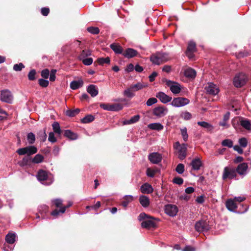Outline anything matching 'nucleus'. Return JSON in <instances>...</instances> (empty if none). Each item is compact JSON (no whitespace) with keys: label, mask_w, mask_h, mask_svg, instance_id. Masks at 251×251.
<instances>
[{"label":"nucleus","mask_w":251,"mask_h":251,"mask_svg":"<svg viewBox=\"0 0 251 251\" xmlns=\"http://www.w3.org/2000/svg\"><path fill=\"white\" fill-rule=\"evenodd\" d=\"M36 177L38 181L44 185H50L54 181L52 175L43 170L38 171Z\"/></svg>","instance_id":"1"},{"label":"nucleus","mask_w":251,"mask_h":251,"mask_svg":"<svg viewBox=\"0 0 251 251\" xmlns=\"http://www.w3.org/2000/svg\"><path fill=\"white\" fill-rule=\"evenodd\" d=\"M152 219L151 217H149L144 212L140 213L138 217V220L139 221H143L141 223V226L145 228H150L155 226L156 224L155 222L151 220Z\"/></svg>","instance_id":"2"},{"label":"nucleus","mask_w":251,"mask_h":251,"mask_svg":"<svg viewBox=\"0 0 251 251\" xmlns=\"http://www.w3.org/2000/svg\"><path fill=\"white\" fill-rule=\"evenodd\" d=\"M248 76L243 73L237 74L233 79V84L237 88L245 85L248 81Z\"/></svg>","instance_id":"3"},{"label":"nucleus","mask_w":251,"mask_h":251,"mask_svg":"<svg viewBox=\"0 0 251 251\" xmlns=\"http://www.w3.org/2000/svg\"><path fill=\"white\" fill-rule=\"evenodd\" d=\"M38 151L37 148L34 146H28L25 148H19L16 151V152L20 155L26 154L29 156L36 153Z\"/></svg>","instance_id":"4"},{"label":"nucleus","mask_w":251,"mask_h":251,"mask_svg":"<svg viewBox=\"0 0 251 251\" xmlns=\"http://www.w3.org/2000/svg\"><path fill=\"white\" fill-rule=\"evenodd\" d=\"M164 81L173 94H177L180 92L181 87L178 82L166 79Z\"/></svg>","instance_id":"5"},{"label":"nucleus","mask_w":251,"mask_h":251,"mask_svg":"<svg viewBox=\"0 0 251 251\" xmlns=\"http://www.w3.org/2000/svg\"><path fill=\"white\" fill-rule=\"evenodd\" d=\"M190 100L187 98L177 97L172 100L171 104L175 107H180L188 104Z\"/></svg>","instance_id":"6"},{"label":"nucleus","mask_w":251,"mask_h":251,"mask_svg":"<svg viewBox=\"0 0 251 251\" xmlns=\"http://www.w3.org/2000/svg\"><path fill=\"white\" fill-rule=\"evenodd\" d=\"M0 100L3 102L11 103L13 100V96L11 92L8 89L0 91Z\"/></svg>","instance_id":"7"},{"label":"nucleus","mask_w":251,"mask_h":251,"mask_svg":"<svg viewBox=\"0 0 251 251\" xmlns=\"http://www.w3.org/2000/svg\"><path fill=\"white\" fill-rule=\"evenodd\" d=\"M100 107L105 110L110 111H118L123 108V105L119 103H114L112 104L101 103L100 104Z\"/></svg>","instance_id":"8"},{"label":"nucleus","mask_w":251,"mask_h":251,"mask_svg":"<svg viewBox=\"0 0 251 251\" xmlns=\"http://www.w3.org/2000/svg\"><path fill=\"white\" fill-rule=\"evenodd\" d=\"M195 229L199 232L207 231L210 227L207 222L205 220H200L196 223Z\"/></svg>","instance_id":"9"},{"label":"nucleus","mask_w":251,"mask_h":251,"mask_svg":"<svg viewBox=\"0 0 251 251\" xmlns=\"http://www.w3.org/2000/svg\"><path fill=\"white\" fill-rule=\"evenodd\" d=\"M236 176V173L235 169L230 168L227 167H225L222 175V178L223 180H226L227 178L233 179Z\"/></svg>","instance_id":"10"},{"label":"nucleus","mask_w":251,"mask_h":251,"mask_svg":"<svg viewBox=\"0 0 251 251\" xmlns=\"http://www.w3.org/2000/svg\"><path fill=\"white\" fill-rule=\"evenodd\" d=\"M205 90L206 93L209 95L215 96L219 92L218 86L212 82H209L205 87Z\"/></svg>","instance_id":"11"},{"label":"nucleus","mask_w":251,"mask_h":251,"mask_svg":"<svg viewBox=\"0 0 251 251\" xmlns=\"http://www.w3.org/2000/svg\"><path fill=\"white\" fill-rule=\"evenodd\" d=\"M168 112V109L165 106H157L153 109V114L157 117L161 118L167 115Z\"/></svg>","instance_id":"12"},{"label":"nucleus","mask_w":251,"mask_h":251,"mask_svg":"<svg viewBox=\"0 0 251 251\" xmlns=\"http://www.w3.org/2000/svg\"><path fill=\"white\" fill-rule=\"evenodd\" d=\"M148 159L151 163L158 164L161 161L162 157L160 153L153 152L149 154Z\"/></svg>","instance_id":"13"},{"label":"nucleus","mask_w":251,"mask_h":251,"mask_svg":"<svg viewBox=\"0 0 251 251\" xmlns=\"http://www.w3.org/2000/svg\"><path fill=\"white\" fill-rule=\"evenodd\" d=\"M165 212L168 215L174 217L178 212V208L176 206L173 204H167L165 206Z\"/></svg>","instance_id":"14"},{"label":"nucleus","mask_w":251,"mask_h":251,"mask_svg":"<svg viewBox=\"0 0 251 251\" xmlns=\"http://www.w3.org/2000/svg\"><path fill=\"white\" fill-rule=\"evenodd\" d=\"M248 163L243 162L239 164L236 169L235 170L236 173H238L240 176H246L248 173Z\"/></svg>","instance_id":"15"},{"label":"nucleus","mask_w":251,"mask_h":251,"mask_svg":"<svg viewBox=\"0 0 251 251\" xmlns=\"http://www.w3.org/2000/svg\"><path fill=\"white\" fill-rule=\"evenodd\" d=\"M196 51V45L195 42L191 41L188 43L187 49L186 51V56L190 59L194 57V52Z\"/></svg>","instance_id":"16"},{"label":"nucleus","mask_w":251,"mask_h":251,"mask_svg":"<svg viewBox=\"0 0 251 251\" xmlns=\"http://www.w3.org/2000/svg\"><path fill=\"white\" fill-rule=\"evenodd\" d=\"M156 97L159 99L163 103H167L172 100V98L163 92H159L156 94Z\"/></svg>","instance_id":"17"},{"label":"nucleus","mask_w":251,"mask_h":251,"mask_svg":"<svg viewBox=\"0 0 251 251\" xmlns=\"http://www.w3.org/2000/svg\"><path fill=\"white\" fill-rule=\"evenodd\" d=\"M138 54V51L132 48L126 49L123 53V55L127 58H133Z\"/></svg>","instance_id":"18"},{"label":"nucleus","mask_w":251,"mask_h":251,"mask_svg":"<svg viewBox=\"0 0 251 251\" xmlns=\"http://www.w3.org/2000/svg\"><path fill=\"white\" fill-rule=\"evenodd\" d=\"M192 170L194 171H198L202 166V163L201 159L199 157L194 158L192 160L190 163Z\"/></svg>","instance_id":"19"},{"label":"nucleus","mask_w":251,"mask_h":251,"mask_svg":"<svg viewBox=\"0 0 251 251\" xmlns=\"http://www.w3.org/2000/svg\"><path fill=\"white\" fill-rule=\"evenodd\" d=\"M17 235L15 232L9 231L5 236V241L9 244H13L17 238Z\"/></svg>","instance_id":"20"},{"label":"nucleus","mask_w":251,"mask_h":251,"mask_svg":"<svg viewBox=\"0 0 251 251\" xmlns=\"http://www.w3.org/2000/svg\"><path fill=\"white\" fill-rule=\"evenodd\" d=\"M140 190L143 194H149L153 192V188L149 183H145L142 185Z\"/></svg>","instance_id":"21"},{"label":"nucleus","mask_w":251,"mask_h":251,"mask_svg":"<svg viewBox=\"0 0 251 251\" xmlns=\"http://www.w3.org/2000/svg\"><path fill=\"white\" fill-rule=\"evenodd\" d=\"M187 145L186 144H182L178 148V158L180 160L184 159L186 156V151H187Z\"/></svg>","instance_id":"22"},{"label":"nucleus","mask_w":251,"mask_h":251,"mask_svg":"<svg viewBox=\"0 0 251 251\" xmlns=\"http://www.w3.org/2000/svg\"><path fill=\"white\" fill-rule=\"evenodd\" d=\"M226 207L229 211L236 212V209L237 208V205L233 200H228L226 202Z\"/></svg>","instance_id":"23"},{"label":"nucleus","mask_w":251,"mask_h":251,"mask_svg":"<svg viewBox=\"0 0 251 251\" xmlns=\"http://www.w3.org/2000/svg\"><path fill=\"white\" fill-rule=\"evenodd\" d=\"M87 91L92 97H96L99 93L97 86L94 84L89 85L87 87Z\"/></svg>","instance_id":"24"},{"label":"nucleus","mask_w":251,"mask_h":251,"mask_svg":"<svg viewBox=\"0 0 251 251\" xmlns=\"http://www.w3.org/2000/svg\"><path fill=\"white\" fill-rule=\"evenodd\" d=\"M72 203L70 202L68 204L65 206L61 207L59 210H58L57 209H54L51 212V215L54 217H57L58 216L60 213L63 214L64 213L67 208H68L72 206Z\"/></svg>","instance_id":"25"},{"label":"nucleus","mask_w":251,"mask_h":251,"mask_svg":"<svg viewBox=\"0 0 251 251\" xmlns=\"http://www.w3.org/2000/svg\"><path fill=\"white\" fill-rule=\"evenodd\" d=\"M139 201L141 205L144 208H147L150 205V201L149 198L146 195L140 196Z\"/></svg>","instance_id":"26"},{"label":"nucleus","mask_w":251,"mask_h":251,"mask_svg":"<svg viewBox=\"0 0 251 251\" xmlns=\"http://www.w3.org/2000/svg\"><path fill=\"white\" fill-rule=\"evenodd\" d=\"M110 48L116 54H123V49L119 44L112 43L110 45Z\"/></svg>","instance_id":"27"},{"label":"nucleus","mask_w":251,"mask_h":251,"mask_svg":"<svg viewBox=\"0 0 251 251\" xmlns=\"http://www.w3.org/2000/svg\"><path fill=\"white\" fill-rule=\"evenodd\" d=\"M83 85V80L80 79L78 80H74L70 83V88L73 90H76L81 87Z\"/></svg>","instance_id":"28"},{"label":"nucleus","mask_w":251,"mask_h":251,"mask_svg":"<svg viewBox=\"0 0 251 251\" xmlns=\"http://www.w3.org/2000/svg\"><path fill=\"white\" fill-rule=\"evenodd\" d=\"M159 56H160L159 55L158 52H157L154 54H152L151 56L150 60L153 64L159 65L162 64Z\"/></svg>","instance_id":"29"},{"label":"nucleus","mask_w":251,"mask_h":251,"mask_svg":"<svg viewBox=\"0 0 251 251\" xmlns=\"http://www.w3.org/2000/svg\"><path fill=\"white\" fill-rule=\"evenodd\" d=\"M184 75L189 78H194L196 75V71L192 68H188L184 71Z\"/></svg>","instance_id":"30"},{"label":"nucleus","mask_w":251,"mask_h":251,"mask_svg":"<svg viewBox=\"0 0 251 251\" xmlns=\"http://www.w3.org/2000/svg\"><path fill=\"white\" fill-rule=\"evenodd\" d=\"M64 136L72 140H75L77 139V134L75 132H72L69 129H67L64 131Z\"/></svg>","instance_id":"31"},{"label":"nucleus","mask_w":251,"mask_h":251,"mask_svg":"<svg viewBox=\"0 0 251 251\" xmlns=\"http://www.w3.org/2000/svg\"><path fill=\"white\" fill-rule=\"evenodd\" d=\"M139 115H136L132 117L129 120H126L123 122L124 125H131L137 122L140 119Z\"/></svg>","instance_id":"32"},{"label":"nucleus","mask_w":251,"mask_h":251,"mask_svg":"<svg viewBox=\"0 0 251 251\" xmlns=\"http://www.w3.org/2000/svg\"><path fill=\"white\" fill-rule=\"evenodd\" d=\"M148 127L152 130L160 131L163 129V126L159 123H154L149 124Z\"/></svg>","instance_id":"33"},{"label":"nucleus","mask_w":251,"mask_h":251,"mask_svg":"<svg viewBox=\"0 0 251 251\" xmlns=\"http://www.w3.org/2000/svg\"><path fill=\"white\" fill-rule=\"evenodd\" d=\"M47 135L46 133V129L45 128L41 129L37 132V138L41 142H44L47 139Z\"/></svg>","instance_id":"34"},{"label":"nucleus","mask_w":251,"mask_h":251,"mask_svg":"<svg viewBox=\"0 0 251 251\" xmlns=\"http://www.w3.org/2000/svg\"><path fill=\"white\" fill-rule=\"evenodd\" d=\"M148 85L146 83H142V82H138L136 84L132 85L130 86L131 88L133 89L134 91H137L138 90H141L143 88L147 87Z\"/></svg>","instance_id":"35"},{"label":"nucleus","mask_w":251,"mask_h":251,"mask_svg":"<svg viewBox=\"0 0 251 251\" xmlns=\"http://www.w3.org/2000/svg\"><path fill=\"white\" fill-rule=\"evenodd\" d=\"M198 125L202 126L204 128L206 129L208 131H211L213 129V126L212 125L209 124L207 122L202 121V122H198L197 123Z\"/></svg>","instance_id":"36"},{"label":"nucleus","mask_w":251,"mask_h":251,"mask_svg":"<svg viewBox=\"0 0 251 251\" xmlns=\"http://www.w3.org/2000/svg\"><path fill=\"white\" fill-rule=\"evenodd\" d=\"M230 112H227L224 116L223 120L219 123V125L222 126L228 127L229 125L227 124V121L229 120Z\"/></svg>","instance_id":"37"},{"label":"nucleus","mask_w":251,"mask_h":251,"mask_svg":"<svg viewBox=\"0 0 251 251\" xmlns=\"http://www.w3.org/2000/svg\"><path fill=\"white\" fill-rule=\"evenodd\" d=\"M158 53L162 63L166 62L170 59L168 53L159 51Z\"/></svg>","instance_id":"38"},{"label":"nucleus","mask_w":251,"mask_h":251,"mask_svg":"<svg viewBox=\"0 0 251 251\" xmlns=\"http://www.w3.org/2000/svg\"><path fill=\"white\" fill-rule=\"evenodd\" d=\"M240 125L247 130H251V124L248 120H242L240 121Z\"/></svg>","instance_id":"39"},{"label":"nucleus","mask_w":251,"mask_h":251,"mask_svg":"<svg viewBox=\"0 0 251 251\" xmlns=\"http://www.w3.org/2000/svg\"><path fill=\"white\" fill-rule=\"evenodd\" d=\"M95 120L94 116L92 115H87L81 120V123L87 124L93 122Z\"/></svg>","instance_id":"40"},{"label":"nucleus","mask_w":251,"mask_h":251,"mask_svg":"<svg viewBox=\"0 0 251 251\" xmlns=\"http://www.w3.org/2000/svg\"><path fill=\"white\" fill-rule=\"evenodd\" d=\"M91 55V52L90 50H83L78 56V59L81 60Z\"/></svg>","instance_id":"41"},{"label":"nucleus","mask_w":251,"mask_h":251,"mask_svg":"<svg viewBox=\"0 0 251 251\" xmlns=\"http://www.w3.org/2000/svg\"><path fill=\"white\" fill-rule=\"evenodd\" d=\"M132 91H133V89L130 87L124 90L123 95L128 98H132L135 96V94L132 92Z\"/></svg>","instance_id":"42"},{"label":"nucleus","mask_w":251,"mask_h":251,"mask_svg":"<svg viewBox=\"0 0 251 251\" xmlns=\"http://www.w3.org/2000/svg\"><path fill=\"white\" fill-rule=\"evenodd\" d=\"M52 128L53 130V131L57 134L58 135H60L61 133V130L60 128V126H59V124L57 122H54L52 125Z\"/></svg>","instance_id":"43"},{"label":"nucleus","mask_w":251,"mask_h":251,"mask_svg":"<svg viewBox=\"0 0 251 251\" xmlns=\"http://www.w3.org/2000/svg\"><path fill=\"white\" fill-rule=\"evenodd\" d=\"M43 159L44 157L42 155L37 154L32 159V162L34 163L38 164L42 162Z\"/></svg>","instance_id":"44"},{"label":"nucleus","mask_w":251,"mask_h":251,"mask_svg":"<svg viewBox=\"0 0 251 251\" xmlns=\"http://www.w3.org/2000/svg\"><path fill=\"white\" fill-rule=\"evenodd\" d=\"M35 135L32 132L28 133L27 135V140L29 144H33L35 141Z\"/></svg>","instance_id":"45"},{"label":"nucleus","mask_w":251,"mask_h":251,"mask_svg":"<svg viewBox=\"0 0 251 251\" xmlns=\"http://www.w3.org/2000/svg\"><path fill=\"white\" fill-rule=\"evenodd\" d=\"M80 112V109L78 108L74 110H68L66 111V115L69 117H74L78 114Z\"/></svg>","instance_id":"46"},{"label":"nucleus","mask_w":251,"mask_h":251,"mask_svg":"<svg viewBox=\"0 0 251 251\" xmlns=\"http://www.w3.org/2000/svg\"><path fill=\"white\" fill-rule=\"evenodd\" d=\"M175 170L178 174H182L185 171L184 165L182 163H179L176 166Z\"/></svg>","instance_id":"47"},{"label":"nucleus","mask_w":251,"mask_h":251,"mask_svg":"<svg viewBox=\"0 0 251 251\" xmlns=\"http://www.w3.org/2000/svg\"><path fill=\"white\" fill-rule=\"evenodd\" d=\"M222 145L225 147H227L228 148L233 147V142L230 139H225L222 142Z\"/></svg>","instance_id":"48"},{"label":"nucleus","mask_w":251,"mask_h":251,"mask_svg":"<svg viewBox=\"0 0 251 251\" xmlns=\"http://www.w3.org/2000/svg\"><path fill=\"white\" fill-rule=\"evenodd\" d=\"M181 135L182 138L185 142L187 141L188 139V134L187 133V130L186 127H184L180 129Z\"/></svg>","instance_id":"49"},{"label":"nucleus","mask_w":251,"mask_h":251,"mask_svg":"<svg viewBox=\"0 0 251 251\" xmlns=\"http://www.w3.org/2000/svg\"><path fill=\"white\" fill-rule=\"evenodd\" d=\"M180 117L185 120H189L191 119V114L187 111L182 112L180 114Z\"/></svg>","instance_id":"50"},{"label":"nucleus","mask_w":251,"mask_h":251,"mask_svg":"<svg viewBox=\"0 0 251 251\" xmlns=\"http://www.w3.org/2000/svg\"><path fill=\"white\" fill-rule=\"evenodd\" d=\"M31 159L30 157L25 156L23 158V159L19 162V165L22 166L27 165L29 161Z\"/></svg>","instance_id":"51"},{"label":"nucleus","mask_w":251,"mask_h":251,"mask_svg":"<svg viewBox=\"0 0 251 251\" xmlns=\"http://www.w3.org/2000/svg\"><path fill=\"white\" fill-rule=\"evenodd\" d=\"M89 32L93 34H98L100 32V29L98 27L91 26L87 28Z\"/></svg>","instance_id":"52"},{"label":"nucleus","mask_w":251,"mask_h":251,"mask_svg":"<svg viewBox=\"0 0 251 251\" xmlns=\"http://www.w3.org/2000/svg\"><path fill=\"white\" fill-rule=\"evenodd\" d=\"M110 60L108 57L106 58H99L98 59V62L100 65H103L104 64H109Z\"/></svg>","instance_id":"53"},{"label":"nucleus","mask_w":251,"mask_h":251,"mask_svg":"<svg viewBox=\"0 0 251 251\" xmlns=\"http://www.w3.org/2000/svg\"><path fill=\"white\" fill-rule=\"evenodd\" d=\"M240 146L242 148H245L247 146L248 141L247 139L245 137L241 138L238 141Z\"/></svg>","instance_id":"54"},{"label":"nucleus","mask_w":251,"mask_h":251,"mask_svg":"<svg viewBox=\"0 0 251 251\" xmlns=\"http://www.w3.org/2000/svg\"><path fill=\"white\" fill-rule=\"evenodd\" d=\"M156 173V171L152 170L150 168H147L146 170V175L150 177H153Z\"/></svg>","instance_id":"55"},{"label":"nucleus","mask_w":251,"mask_h":251,"mask_svg":"<svg viewBox=\"0 0 251 251\" xmlns=\"http://www.w3.org/2000/svg\"><path fill=\"white\" fill-rule=\"evenodd\" d=\"M24 68L25 65L22 63L16 64L13 66V70L17 72L21 71Z\"/></svg>","instance_id":"56"},{"label":"nucleus","mask_w":251,"mask_h":251,"mask_svg":"<svg viewBox=\"0 0 251 251\" xmlns=\"http://www.w3.org/2000/svg\"><path fill=\"white\" fill-rule=\"evenodd\" d=\"M36 71L34 69L31 70L28 74V78L29 80L35 79Z\"/></svg>","instance_id":"57"},{"label":"nucleus","mask_w":251,"mask_h":251,"mask_svg":"<svg viewBox=\"0 0 251 251\" xmlns=\"http://www.w3.org/2000/svg\"><path fill=\"white\" fill-rule=\"evenodd\" d=\"M39 85L43 87H47L49 84V81L48 80L40 78L39 79Z\"/></svg>","instance_id":"58"},{"label":"nucleus","mask_w":251,"mask_h":251,"mask_svg":"<svg viewBox=\"0 0 251 251\" xmlns=\"http://www.w3.org/2000/svg\"><path fill=\"white\" fill-rule=\"evenodd\" d=\"M157 100L155 98H151L148 100L146 102V104L148 106H151L153 104L157 103Z\"/></svg>","instance_id":"59"},{"label":"nucleus","mask_w":251,"mask_h":251,"mask_svg":"<svg viewBox=\"0 0 251 251\" xmlns=\"http://www.w3.org/2000/svg\"><path fill=\"white\" fill-rule=\"evenodd\" d=\"M51 202L56 207H59L62 203V200L60 199H56L52 200Z\"/></svg>","instance_id":"60"},{"label":"nucleus","mask_w":251,"mask_h":251,"mask_svg":"<svg viewBox=\"0 0 251 251\" xmlns=\"http://www.w3.org/2000/svg\"><path fill=\"white\" fill-rule=\"evenodd\" d=\"M173 182L174 183H175V184H178V185H181L183 184V179L180 177H175L174 178L173 180Z\"/></svg>","instance_id":"61"},{"label":"nucleus","mask_w":251,"mask_h":251,"mask_svg":"<svg viewBox=\"0 0 251 251\" xmlns=\"http://www.w3.org/2000/svg\"><path fill=\"white\" fill-rule=\"evenodd\" d=\"M83 63L86 66H89L93 63V58H86L82 60H81Z\"/></svg>","instance_id":"62"},{"label":"nucleus","mask_w":251,"mask_h":251,"mask_svg":"<svg viewBox=\"0 0 251 251\" xmlns=\"http://www.w3.org/2000/svg\"><path fill=\"white\" fill-rule=\"evenodd\" d=\"M48 140L51 143H55L56 141V139L54 136V134L53 132H50L49 135Z\"/></svg>","instance_id":"63"},{"label":"nucleus","mask_w":251,"mask_h":251,"mask_svg":"<svg viewBox=\"0 0 251 251\" xmlns=\"http://www.w3.org/2000/svg\"><path fill=\"white\" fill-rule=\"evenodd\" d=\"M50 72L48 69H44L41 72V76L44 78H48L49 76Z\"/></svg>","instance_id":"64"}]
</instances>
